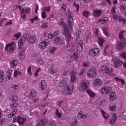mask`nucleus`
I'll return each mask as SVG.
<instances>
[{"label": "nucleus", "mask_w": 126, "mask_h": 126, "mask_svg": "<svg viewBox=\"0 0 126 126\" xmlns=\"http://www.w3.org/2000/svg\"><path fill=\"white\" fill-rule=\"evenodd\" d=\"M25 40H27L29 44L33 45L36 43L37 36H36V35H31L30 34L24 35L23 37L20 38L18 44L19 46V49L20 50H21V49L23 48V44L25 43Z\"/></svg>", "instance_id": "f257e3e1"}, {"label": "nucleus", "mask_w": 126, "mask_h": 126, "mask_svg": "<svg viewBox=\"0 0 126 126\" xmlns=\"http://www.w3.org/2000/svg\"><path fill=\"white\" fill-rule=\"evenodd\" d=\"M59 25L62 26L64 28L63 33L65 35L66 41L70 42L72 40H73V37L71 36V32H70V30L68 26H66V24L64 23V22L62 21L60 24Z\"/></svg>", "instance_id": "f03ea898"}, {"label": "nucleus", "mask_w": 126, "mask_h": 126, "mask_svg": "<svg viewBox=\"0 0 126 126\" xmlns=\"http://www.w3.org/2000/svg\"><path fill=\"white\" fill-rule=\"evenodd\" d=\"M98 71L95 68L93 67L89 69L87 73V76L89 78H94L97 76Z\"/></svg>", "instance_id": "7ed1b4c3"}, {"label": "nucleus", "mask_w": 126, "mask_h": 126, "mask_svg": "<svg viewBox=\"0 0 126 126\" xmlns=\"http://www.w3.org/2000/svg\"><path fill=\"white\" fill-rule=\"evenodd\" d=\"M16 45L15 42H12L10 44H8L5 47V50L7 53L10 54V53H13L15 51Z\"/></svg>", "instance_id": "20e7f679"}, {"label": "nucleus", "mask_w": 126, "mask_h": 126, "mask_svg": "<svg viewBox=\"0 0 126 126\" xmlns=\"http://www.w3.org/2000/svg\"><path fill=\"white\" fill-rule=\"evenodd\" d=\"M75 43L74 44V46L75 49H76L77 52L79 53H81V52L83 50V41L81 40H78L77 41H75Z\"/></svg>", "instance_id": "39448f33"}, {"label": "nucleus", "mask_w": 126, "mask_h": 126, "mask_svg": "<svg viewBox=\"0 0 126 126\" xmlns=\"http://www.w3.org/2000/svg\"><path fill=\"white\" fill-rule=\"evenodd\" d=\"M111 62L116 68H118L119 66H121V65H122L123 63H124L123 61L118 59V57H113Z\"/></svg>", "instance_id": "423d86ee"}, {"label": "nucleus", "mask_w": 126, "mask_h": 126, "mask_svg": "<svg viewBox=\"0 0 126 126\" xmlns=\"http://www.w3.org/2000/svg\"><path fill=\"white\" fill-rule=\"evenodd\" d=\"M100 73L101 74L103 73H111V72H113L114 71V69L111 67H107L105 65H102L100 67V69L99 70Z\"/></svg>", "instance_id": "0eeeda50"}, {"label": "nucleus", "mask_w": 126, "mask_h": 126, "mask_svg": "<svg viewBox=\"0 0 126 126\" xmlns=\"http://www.w3.org/2000/svg\"><path fill=\"white\" fill-rule=\"evenodd\" d=\"M73 90H74V86L73 85H68L65 88L63 93L66 95H71L73 93Z\"/></svg>", "instance_id": "6e6552de"}, {"label": "nucleus", "mask_w": 126, "mask_h": 126, "mask_svg": "<svg viewBox=\"0 0 126 126\" xmlns=\"http://www.w3.org/2000/svg\"><path fill=\"white\" fill-rule=\"evenodd\" d=\"M99 51L100 49L99 48H93L89 51V55L90 57H96L99 54Z\"/></svg>", "instance_id": "1a4fd4ad"}, {"label": "nucleus", "mask_w": 126, "mask_h": 126, "mask_svg": "<svg viewBox=\"0 0 126 126\" xmlns=\"http://www.w3.org/2000/svg\"><path fill=\"white\" fill-rule=\"evenodd\" d=\"M111 91H112V87L108 86L103 87L100 89V93L101 94H109Z\"/></svg>", "instance_id": "9d476101"}, {"label": "nucleus", "mask_w": 126, "mask_h": 126, "mask_svg": "<svg viewBox=\"0 0 126 126\" xmlns=\"http://www.w3.org/2000/svg\"><path fill=\"white\" fill-rule=\"evenodd\" d=\"M48 46H49V40L48 39L41 41L39 44V47L41 50L46 49Z\"/></svg>", "instance_id": "9b49d317"}, {"label": "nucleus", "mask_w": 126, "mask_h": 126, "mask_svg": "<svg viewBox=\"0 0 126 126\" xmlns=\"http://www.w3.org/2000/svg\"><path fill=\"white\" fill-rule=\"evenodd\" d=\"M55 44L57 45H65V42L64 39H61V37L57 36L54 39Z\"/></svg>", "instance_id": "f8f14e48"}, {"label": "nucleus", "mask_w": 126, "mask_h": 126, "mask_svg": "<svg viewBox=\"0 0 126 126\" xmlns=\"http://www.w3.org/2000/svg\"><path fill=\"white\" fill-rule=\"evenodd\" d=\"M89 86V82L86 81L83 82L80 86V91H84L86 89L88 88Z\"/></svg>", "instance_id": "ddd939ff"}, {"label": "nucleus", "mask_w": 126, "mask_h": 126, "mask_svg": "<svg viewBox=\"0 0 126 126\" xmlns=\"http://www.w3.org/2000/svg\"><path fill=\"white\" fill-rule=\"evenodd\" d=\"M47 88V84H46V81L44 80H42L39 84V90L40 91H43Z\"/></svg>", "instance_id": "4468645a"}, {"label": "nucleus", "mask_w": 126, "mask_h": 126, "mask_svg": "<svg viewBox=\"0 0 126 126\" xmlns=\"http://www.w3.org/2000/svg\"><path fill=\"white\" fill-rule=\"evenodd\" d=\"M93 85L95 87H100L102 85V80L99 78L94 80Z\"/></svg>", "instance_id": "2eb2a0df"}, {"label": "nucleus", "mask_w": 126, "mask_h": 126, "mask_svg": "<svg viewBox=\"0 0 126 126\" xmlns=\"http://www.w3.org/2000/svg\"><path fill=\"white\" fill-rule=\"evenodd\" d=\"M77 81V77L76 76V72L72 71L71 72V83H74Z\"/></svg>", "instance_id": "dca6fc26"}, {"label": "nucleus", "mask_w": 126, "mask_h": 126, "mask_svg": "<svg viewBox=\"0 0 126 126\" xmlns=\"http://www.w3.org/2000/svg\"><path fill=\"white\" fill-rule=\"evenodd\" d=\"M102 14V10L100 9H94L93 12V15L94 17H99Z\"/></svg>", "instance_id": "f3484780"}, {"label": "nucleus", "mask_w": 126, "mask_h": 126, "mask_svg": "<svg viewBox=\"0 0 126 126\" xmlns=\"http://www.w3.org/2000/svg\"><path fill=\"white\" fill-rule=\"evenodd\" d=\"M12 70L9 69L7 72V75H6L5 80L8 81L10 79H11V77H12Z\"/></svg>", "instance_id": "a211bd4d"}, {"label": "nucleus", "mask_w": 126, "mask_h": 126, "mask_svg": "<svg viewBox=\"0 0 126 126\" xmlns=\"http://www.w3.org/2000/svg\"><path fill=\"white\" fill-rule=\"evenodd\" d=\"M126 42H119L116 45V48L117 49H118V50H121L123 48H125V47H126Z\"/></svg>", "instance_id": "6ab92c4d"}, {"label": "nucleus", "mask_w": 126, "mask_h": 126, "mask_svg": "<svg viewBox=\"0 0 126 126\" xmlns=\"http://www.w3.org/2000/svg\"><path fill=\"white\" fill-rule=\"evenodd\" d=\"M112 118L110 119V121L109 122V124L110 125H113L116 122H117V115L115 113L112 114Z\"/></svg>", "instance_id": "aec40b11"}, {"label": "nucleus", "mask_w": 126, "mask_h": 126, "mask_svg": "<svg viewBox=\"0 0 126 126\" xmlns=\"http://www.w3.org/2000/svg\"><path fill=\"white\" fill-rule=\"evenodd\" d=\"M86 92L88 94V95H89L91 98H94V97L96 96V94H95V93H94V92L90 89H88L86 90Z\"/></svg>", "instance_id": "412c9836"}, {"label": "nucleus", "mask_w": 126, "mask_h": 126, "mask_svg": "<svg viewBox=\"0 0 126 126\" xmlns=\"http://www.w3.org/2000/svg\"><path fill=\"white\" fill-rule=\"evenodd\" d=\"M17 122L19 125L22 126L26 122V119L22 118L20 116L18 117Z\"/></svg>", "instance_id": "4be33fe9"}, {"label": "nucleus", "mask_w": 126, "mask_h": 126, "mask_svg": "<svg viewBox=\"0 0 126 126\" xmlns=\"http://www.w3.org/2000/svg\"><path fill=\"white\" fill-rule=\"evenodd\" d=\"M48 122H49V119L46 118L41 121H40L38 124V126H44L45 125H47L48 124Z\"/></svg>", "instance_id": "5701e85b"}, {"label": "nucleus", "mask_w": 126, "mask_h": 126, "mask_svg": "<svg viewBox=\"0 0 126 126\" xmlns=\"http://www.w3.org/2000/svg\"><path fill=\"white\" fill-rule=\"evenodd\" d=\"M126 32V31H121L119 33V38L122 42H126V38L124 36V33Z\"/></svg>", "instance_id": "b1692460"}, {"label": "nucleus", "mask_w": 126, "mask_h": 126, "mask_svg": "<svg viewBox=\"0 0 126 126\" xmlns=\"http://www.w3.org/2000/svg\"><path fill=\"white\" fill-rule=\"evenodd\" d=\"M19 59L20 61H23L25 59V51L23 50L19 52Z\"/></svg>", "instance_id": "393cba45"}, {"label": "nucleus", "mask_w": 126, "mask_h": 126, "mask_svg": "<svg viewBox=\"0 0 126 126\" xmlns=\"http://www.w3.org/2000/svg\"><path fill=\"white\" fill-rule=\"evenodd\" d=\"M100 112L104 120H109V119H110V115H109V114L106 113V112H105L104 110H100Z\"/></svg>", "instance_id": "a878e982"}, {"label": "nucleus", "mask_w": 126, "mask_h": 126, "mask_svg": "<svg viewBox=\"0 0 126 126\" xmlns=\"http://www.w3.org/2000/svg\"><path fill=\"white\" fill-rule=\"evenodd\" d=\"M117 98V94L116 92H112L110 94V101H114Z\"/></svg>", "instance_id": "bb28decb"}, {"label": "nucleus", "mask_w": 126, "mask_h": 126, "mask_svg": "<svg viewBox=\"0 0 126 126\" xmlns=\"http://www.w3.org/2000/svg\"><path fill=\"white\" fill-rule=\"evenodd\" d=\"M57 72H58V68L52 65L50 68V73H51V74H56Z\"/></svg>", "instance_id": "cd10ccee"}, {"label": "nucleus", "mask_w": 126, "mask_h": 126, "mask_svg": "<svg viewBox=\"0 0 126 126\" xmlns=\"http://www.w3.org/2000/svg\"><path fill=\"white\" fill-rule=\"evenodd\" d=\"M105 42V41L104 39H103V38L100 36L98 37V45H99L100 47L103 46V44H104Z\"/></svg>", "instance_id": "c85d7f7f"}, {"label": "nucleus", "mask_w": 126, "mask_h": 126, "mask_svg": "<svg viewBox=\"0 0 126 126\" xmlns=\"http://www.w3.org/2000/svg\"><path fill=\"white\" fill-rule=\"evenodd\" d=\"M66 85V79H63L61 80L59 83V86L60 87H63L64 85Z\"/></svg>", "instance_id": "c756f323"}, {"label": "nucleus", "mask_w": 126, "mask_h": 126, "mask_svg": "<svg viewBox=\"0 0 126 126\" xmlns=\"http://www.w3.org/2000/svg\"><path fill=\"white\" fill-rule=\"evenodd\" d=\"M16 113H17V110L16 109H14L13 111L8 115V118L10 119L12 118V117H14L15 115H16Z\"/></svg>", "instance_id": "7c9ffc66"}, {"label": "nucleus", "mask_w": 126, "mask_h": 126, "mask_svg": "<svg viewBox=\"0 0 126 126\" xmlns=\"http://www.w3.org/2000/svg\"><path fill=\"white\" fill-rule=\"evenodd\" d=\"M18 63V61L17 60H13L11 62V63L10 64V66L11 67H15L16 65H17Z\"/></svg>", "instance_id": "2f4dec72"}, {"label": "nucleus", "mask_w": 126, "mask_h": 126, "mask_svg": "<svg viewBox=\"0 0 126 126\" xmlns=\"http://www.w3.org/2000/svg\"><path fill=\"white\" fill-rule=\"evenodd\" d=\"M80 34H81V31H80V30H78L76 32V36L77 37H76L75 41H77L78 40H80V39H79V38H80Z\"/></svg>", "instance_id": "473e14b6"}, {"label": "nucleus", "mask_w": 126, "mask_h": 126, "mask_svg": "<svg viewBox=\"0 0 126 126\" xmlns=\"http://www.w3.org/2000/svg\"><path fill=\"white\" fill-rule=\"evenodd\" d=\"M4 76L5 74L3 71L0 72V82H2L4 80Z\"/></svg>", "instance_id": "72a5a7b5"}, {"label": "nucleus", "mask_w": 126, "mask_h": 126, "mask_svg": "<svg viewBox=\"0 0 126 126\" xmlns=\"http://www.w3.org/2000/svg\"><path fill=\"white\" fill-rule=\"evenodd\" d=\"M22 75V73L19 70H14V77H18V76Z\"/></svg>", "instance_id": "f704fd0d"}, {"label": "nucleus", "mask_w": 126, "mask_h": 126, "mask_svg": "<svg viewBox=\"0 0 126 126\" xmlns=\"http://www.w3.org/2000/svg\"><path fill=\"white\" fill-rule=\"evenodd\" d=\"M31 96L32 98H34L37 96V92H36V90H33L31 91Z\"/></svg>", "instance_id": "c9c22d12"}, {"label": "nucleus", "mask_w": 126, "mask_h": 126, "mask_svg": "<svg viewBox=\"0 0 126 126\" xmlns=\"http://www.w3.org/2000/svg\"><path fill=\"white\" fill-rule=\"evenodd\" d=\"M115 80L116 81H118L119 82H121V84L123 85V84H125V80L120 79L118 77H115L114 78Z\"/></svg>", "instance_id": "e433bc0d"}, {"label": "nucleus", "mask_w": 126, "mask_h": 126, "mask_svg": "<svg viewBox=\"0 0 126 126\" xmlns=\"http://www.w3.org/2000/svg\"><path fill=\"white\" fill-rule=\"evenodd\" d=\"M10 100H11L13 102H16V101L18 100V97H17V95H13L10 97Z\"/></svg>", "instance_id": "4c0bfd02"}, {"label": "nucleus", "mask_w": 126, "mask_h": 126, "mask_svg": "<svg viewBox=\"0 0 126 126\" xmlns=\"http://www.w3.org/2000/svg\"><path fill=\"white\" fill-rule=\"evenodd\" d=\"M102 31L106 36H109V32H108V29L107 28H103Z\"/></svg>", "instance_id": "58836bf2"}, {"label": "nucleus", "mask_w": 126, "mask_h": 126, "mask_svg": "<svg viewBox=\"0 0 126 126\" xmlns=\"http://www.w3.org/2000/svg\"><path fill=\"white\" fill-rule=\"evenodd\" d=\"M42 10L44 12L46 11L47 12H49V11L51 10V6H45V7L43 8Z\"/></svg>", "instance_id": "ea45409f"}, {"label": "nucleus", "mask_w": 126, "mask_h": 126, "mask_svg": "<svg viewBox=\"0 0 126 126\" xmlns=\"http://www.w3.org/2000/svg\"><path fill=\"white\" fill-rule=\"evenodd\" d=\"M56 112H55V115L56 116V117H57L58 118H61L62 117V113H60L59 112V109H57L56 110Z\"/></svg>", "instance_id": "a19ab883"}, {"label": "nucleus", "mask_w": 126, "mask_h": 126, "mask_svg": "<svg viewBox=\"0 0 126 126\" xmlns=\"http://www.w3.org/2000/svg\"><path fill=\"white\" fill-rule=\"evenodd\" d=\"M38 20H39V18L38 17V16H36L33 18L30 19V21H31L32 24L34 23V21H38Z\"/></svg>", "instance_id": "79ce46f5"}, {"label": "nucleus", "mask_w": 126, "mask_h": 126, "mask_svg": "<svg viewBox=\"0 0 126 126\" xmlns=\"http://www.w3.org/2000/svg\"><path fill=\"white\" fill-rule=\"evenodd\" d=\"M73 7L76 9L77 11L79 10V5H78L77 3L74 2L73 3Z\"/></svg>", "instance_id": "37998d69"}, {"label": "nucleus", "mask_w": 126, "mask_h": 126, "mask_svg": "<svg viewBox=\"0 0 126 126\" xmlns=\"http://www.w3.org/2000/svg\"><path fill=\"white\" fill-rule=\"evenodd\" d=\"M77 119H83V112L80 111L78 113Z\"/></svg>", "instance_id": "c03bdc74"}, {"label": "nucleus", "mask_w": 126, "mask_h": 126, "mask_svg": "<svg viewBox=\"0 0 126 126\" xmlns=\"http://www.w3.org/2000/svg\"><path fill=\"white\" fill-rule=\"evenodd\" d=\"M117 106L116 105H111L108 107V110L109 111H114V110H116V108Z\"/></svg>", "instance_id": "a18cd8bd"}, {"label": "nucleus", "mask_w": 126, "mask_h": 126, "mask_svg": "<svg viewBox=\"0 0 126 126\" xmlns=\"http://www.w3.org/2000/svg\"><path fill=\"white\" fill-rule=\"evenodd\" d=\"M83 16H84V17H88L89 15H90L89 12L87 11H84L83 12Z\"/></svg>", "instance_id": "49530a36"}, {"label": "nucleus", "mask_w": 126, "mask_h": 126, "mask_svg": "<svg viewBox=\"0 0 126 126\" xmlns=\"http://www.w3.org/2000/svg\"><path fill=\"white\" fill-rule=\"evenodd\" d=\"M58 48L57 47H52L50 50V52L51 54H55V52H56V51H57V49Z\"/></svg>", "instance_id": "de8ad7c7"}, {"label": "nucleus", "mask_w": 126, "mask_h": 126, "mask_svg": "<svg viewBox=\"0 0 126 126\" xmlns=\"http://www.w3.org/2000/svg\"><path fill=\"white\" fill-rule=\"evenodd\" d=\"M101 23H102V24L107 23V22L108 21V18L107 17L103 18L101 19Z\"/></svg>", "instance_id": "09e8293b"}, {"label": "nucleus", "mask_w": 126, "mask_h": 126, "mask_svg": "<svg viewBox=\"0 0 126 126\" xmlns=\"http://www.w3.org/2000/svg\"><path fill=\"white\" fill-rule=\"evenodd\" d=\"M67 22L69 25V28L70 30H72V23H73L72 21H71V20H69L67 21Z\"/></svg>", "instance_id": "8fccbe9b"}, {"label": "nucleus", "mask_w": 126, "mask_h": 126, "mask_svg": "<svg viewBox=\"0 0 126 126\" xmlns=\"http://www.w3.org/2000/svg\"><path fill=\"white\" fill-rule=\"evenodd\" d=\"M37 63L38 65H42V64H44V61H43V60H42L41 59H39L37 60Z\"/></svg>", "instance_id": "3c124183"}, {"label": "nucleus", "mask_w": 126, "mask_h": 126, "mask_svg": "<svg viewBox=\"0 0 126 126\" xmlns=\"http://www.w3.org/2000/svg\"><path fill=\"white\" fill-rule=\"evenodd\" d=\"M123 21V24H126V19L125 18H121L119 19V22H122Z\"/></svg>", "instance_id": "603ef678"}, {"label": "nucleus", "mask_w": 126, "mask_h": 126, "mask_svg": "<svg viewBox=\"0 0 126 126\" xmlns=\"http://www.w3.org/2000/svg\"><path fill=\"white\" fill-rule=\"evenodd\" d=\"M41 17L42 18H46L47 17V12L42 11L41 12Z\"/></svg>", "instance_id": "864d4df0"}, {"label": "nucleus", "mask_w": 126, "mask_h": 126, "mask_svg": "<svg viewBox=\"0 0 126 126\" xmlns=\"http://www.w3.org/2000/svg\"><path fill=\"white\" fill-rule=\"evenodd\" d=\"M18 106V103L15 102L11 104V108H12L13 109L14 108H16V107H17Z\"/></svg>", "instance_id": "5fc2aeb1"}, {"label": "nucleus", "mask_w": 126, "mask_h": 126, "mask_svg": "<svg viewBox=\"0 0 126 126\" xmlns=\"http://www.w3.org/2000/svg\"><path fill=\"white\" fill-rule=\"evenodd\" d=\"M89 64H90V63H89V62H84L83 63V65L85 67H87L89 66Z\"/></svg>", "instance_id": "6e6d98bb"}, {"label": "nucleus", "mask_w": 126, "mask_h": 126, "mask_svg": "<svg viewBox=\"0 0 126 126\" xmlns=\"http://www.w3.org/2000/svg\"><path fill=\"white\" fill-rule=\"evenodd\" d=\"M65 8H66V5L64 4H62L61 8L62 11H65Z\"/></svg>", "instance_id": "4d7b16f0"}, {"label": "nucleus", "mask_w": 126, "mask_h": 126, "mask_svg": "<svg viewBox=\"0 0 126 126\" xmlns=\"http://www.w3.org/2000/svg\"><path fill=\"white\" fill-rule=\"evenodd\" d=\"M54 37L55 36V34H54V33L48 34V39H52V38H54Z\"/></svg>", "instance_id": "13d9d810"}, {"label": "nucleus", "mask_w": 126, "mask_h": 126, "mask_svg": "<svg viewBox=\"0 0 126 126\" xmlns=\"http://www.w3.org/2000/svg\"><path fill=\"white\" fill-rule=\"evenodd\" d=\"M28 72L31 76H32V74H33V73L31 72V66H30L28 68Z\"/></svg>", "instance_id": "bf43d9fd"}, {"label": "nucleus", "mask_w": 126, "mask_h": 126, "mask_svg": "<svg viewBox=\"0 0 126 126\" xmlns=\"http://www.w3.org/2000/svg\"><path fill=\"white\" fill-rule=\"evenodd\" d=\"M21 36V32H19L18 33H16L14 34V37H15V38H17V39H19V38H20Z\"/></svg>", "instance_id": "052dcab7"}, {"label": "nucleus", "mask_w": 126, "mask_h": 126, "mask_svg": "<svg viewBox=\"0 0 126 126\" xmlns=\"http://www.w3.org/2000/svg\"><path fill=\"white\" fill-rule=\"evenodd\" d=\"M40 70H41V68H40L36 70V71H35L34 73V76H38V75H39V72H40Z\"/></svg>", "instance_id": "680f3d73"}, {"label": "nucleus", "mask_w": 126, "mask_h": 126, "mask_svg": "<svg viewBox=\"0 0 126 126\" xmlns=\"http://www.w3.org/2000/svg\"><path fill=\"white\" fill-rule=\"evenodd\" d=\"M11 88L13 89V90H15V91H16L17 89H18L19 87L17 85H13V86L11 87Z\"/></svg>", "instance_id": "e2e57ef3"}, {"label": "nucleus", "mask_w": 126, "mask_h": 126, "mask_svg": "<svg viewBox=\"0 0 126 126\" xmlns=\"http://www.w3.org/2000/svg\"><path fill=\"white\" fill-rule=\"evenodd\" d=\"M117 7L116 6H114L112 7L111 9V13H116V8Z\"/></svg>", "instance_id": "0e129e2a"}, {"label": "nucleus", "mask_w": 126, "mask_h": 126, "mask_svg": "<svg viewBox=\"0 0 126 126\" xmlns=\"http://www.w3.org/2000/svg\"><path fill=\"white\" fill-rule=\"evenodd\" d=\"M26 13H30L31 12V8L30 7H28L27 9H25Z\"/></svg>", "instance_id": "69168bd1"}, {"label": "nucleus", "mask_w": 126, "mask_h": 126, "mask_svg": "<svg viewBox=\"0 0 126 126\" xmlns=\"http://www.w3.org/2000/svg\"><path fill=\"white\" fill-rule=\"evenodd\" d=\"M121 56L122 58H123L124 60H126V53L124 52L122 54H121Z\"/></svg>", "instance_id": "338daca9"}, {"label": "nucleus", "mask_w": 126, "mask_h": 126, "mask_svg": "<svg viewBox=\"0 0 126 126\" xmlns=\"http://www.w3.org/2000/svg\"><path fill=\"white\" fill-rule=\"evenodd\" d=\"M76 125H77V120H75L74 122H73V123L70 124L71 126H75Z\"/></svg>", "instance_id": "774afa93"}]
</instances>
